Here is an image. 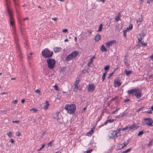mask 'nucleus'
<instances>
[{"label": "nucleus", "instance_id": "obj_36", "mask_svg": "<svg viewBox=\"0 0 153 153\" xmlns=\"http://www.w3.org/2000/svg\"><path fill=\"white\" fill-rule=\"evenodd\" d=\"M37 109L35 108H32L30 110V111H32L33 113H35L37 111Z\"/></svg>", "mask_w": 153, "mask_h": 153}, {"label": "nucleus", "instance_id": "obj_22", "mask_svg": "<svg viewBox=\"0 0 153 153\" xmlns=\"http://www.w3.org/2000/svg\"><path fill=\"white\" fill-rule=\"evenodd\" d=\"M79 82V79L76 80L74 83V85L75 86H77Z\"/></svg>", "mask_w": 153, "mask_h": 153}, {"label": "nucleus", "instance_id": "obj_10", "mask_svg": "<svg viewBox=\"0 0 153 153\" xmlns=\"http://www.w3.org/2000/svg\"><path fill=\"white\" fill-rule=\"evenodd\" d=\"M136 89H133L131 90H128L127 91L128 94L129 95H132V96L134 95L135 92H136Z\"/></svg>", "mask_w": 153, "mask_h": 153}, {"label": "nucleus", "instance_id": "obj_9", "mask_svg": "<svg viewBox=\"0 0 153 153\" xmlns=\"http://www.w3.org/2000/svg\"><path fill=\"white\" fill-rule=\"evenodd\" d=\"M115 42L116 41L114 40L108 41L105 43L106 46V47L108 48L111 46L113 43Z\"/></svg>", "mask_w": 153, "mask_h": 153}, {"label": "nucleus", "instance_id": "obj_19", "mask_svg": "<svg viewBox=\"0 0 153 153\" xmlns=\"http://www.w3.org/2000/svg\"><path fill=\"white\" fill-rule=\"evenodd\" d=\"M45 103L46 104V105L44 106V109L46 110L48 108V106L49 105V104L48 103V102L47 101H46Z\"/></svg>", "mask_w": 153, "mask_h": 153}, {"label": "nucleus", "instance_id": "obj_26", "mask_svg": "<svg viewBox=\"0 0 153 153\" xmlns=\"http://www.w3.org/2000/svg\"><path fill=\"white\" fill-rule=\"evenodd\" d=\"M102 24H100V25L99 27V28L98 30V32H100L101 31L102 28Z\"/></svg>", "mask_w": 153, "mask_h": 153}, {"label": "nucleus", "instance_id": "obj_27", "mask_svg": "<svg viewBox=\"0 0 153 153\" xmlns=\"http://www.w3.org/2000/svg\"><path fill=\"white\" fill-rule=\"evenodd\" d=\"M120 19V17L119 15H117L115 18V20L117 22Z\"/></svg>", "mask_w": 153, "mask_h": 153}, {"label": "nucleus", "instance_id": "obj_41", "mask_svg": "<svg viewBox=\"0 0 153 153\" xmlns=\"http://www.w3.org/2000/svg\"><path fill=\"white\" fill-rule=\"evenodd\" d=\"M127 31V30H126L123 31V35L125 37H126V33Z\"/></svg>", "mask_w": 153, "mask_h": 153}, {"label": "nucleus", "instance_id": "obj_58", "mask_svg": "<svg viewBox=\"0 0 153 153\" xmlns=\"http://www.w3.org/2000/svg\"><path fill=\"white\" fill-rule=\"evenodd\" d=\"M54 87L55 89V90L58 91L59 90V88L58 87Z\"/></svg>", "mask_w": 153, "mask_h": 153}, {"label": "nucleus", "instance_id": "obj_6", "mask_svg": "<svg viewBox=\"0 0 153 153\" xmlns=\"http://www.w3.org/2000/svg\"><path fill=\"white\" fill-rule=\"evenodd\" d=\"M144 120L145 122V124L147 126H153V120L151 118H145Z\"/></svg>", "mask_w": 153, "mask_h": 153}, {"label": "nucleus", "instance_id": "obj_28", "mask_svg": "<svg viewBox=\"0 0 153 153\" xmlns=\"http://www.w3.org/2000/svg\"><path fill=\"white\" fill-rule=\"evenodd\" d=\"M125 146H124V145H123V144H120L119 146V149H123Z\"/></svg>", "mask_w": 153, "mask_h": 153}, {"label": "nucleus", "instance_id": "obj_12", "mask_svg": "<svg viewBox=\"0 0 153 153\" xmlns=\"http://www.w3.org/2000/svg\"><path fill=\"white\" fill-rule=\"evenodd\" d=\"M127 113L125 112H123L120 113L119 115L117 116L116 118H121L124 116L126 115Z\"/></svg>", "mask_w": 153, "mask_h": 153}, {"label": "nucleus", "instance_id": "obj_31", "mask_svg": "<svg viewBox=\"0 0 153 153\" xmlns=\"http://www.w3.org/2000/svg\"><path fill=\"white\" fill-rule=\"evenodd\" d=\"M120 109V108H116L114 111H112V113L113 114H114L116 112H117Z\"/></svg>", "mask_w": 153, "mask_h": 153}, {"label": "nucleus", "instance_id": "obj_11", "mask_svg": "<svg viewBox=\"0 0 153 153\" xmlns=\"http://www.w3.org/2000/svg\"><path fill=\"white\" fill-rule=\"evenodd\" d=\"M121 84L120 81L118 79L114 80V85L115 86H120Z\"/></svg>", "mask_w": 153, "mask_h": 153}, {"label": "nucleus", "instance_id": "obj_16", "mask_svg": "<svg viewBox=\"0 0 153 153\" xmlns=\"http://www.w3.org/2000/svg\"><path fill=\"white\" fill-rule=\"evenodd\" d=\"M142 21L143 18L141 16L140 18H139L137 20V23L138 24V25H139L142 22Z\"/></svg>", "mask_w": 153, "mask_h": 153}, {"label": "nucleus", "instance_id": "obj_54", "mask_svg": "<svg viewBox=\"0 0 153 153\" xmlns=\"http://www.w3.org/2000/svg\"><path fill=\"white\" fill-rule=\"evenodd\" d=\"M153 1V0H147V3L148 4H150L151 2H152Z\"/></svg>", "mask_w": 153, "mask_h": 153}, {"label": "nucleus", "instance_id": "obj_33", "mask_svg": "<svg viewBox=\"0 0 153 153\" xmlns=\"http://www.w3.org/2000/svg\"><path fill=\"white\" fill-rule=\"evenodd\" d=\"M109 65H106L104 68V69L105 71H108L109 68Z\"/></svg>", "mask_w": 153, "mask_h": 153}, {"label": "nucleus", "instance_id": "obj_3", "mask_svg": "<svg viewBox=\"0 0 153 153\" xmlns=\"http://www.w3.org/2000/svg\"><path fill=\"white\" fill-rule=\"evenodd\" d=\"M48 68L51 69L53 68L55 64V60L53 59L49 58L47 60Z\"/></svg>", "mask_w": 153, "mask_h": 153}, {"label": "nucleus", "instance_id": "obj_49", "mask_svg": "<svg viewBox=\"0 0 153 153\" xmlns=\"http://www.w3.org/2000/svg\"><path fill=\"white\" fill-rule=\"evenodd\" d=\"M35 92L38 93H40V91L39 89H36L35 91Z\"/></svg>", "mask_w": 153, "mask_h": 153}, {"label": "nucleus", "instance_id": "obj_4", "mask_svg": "<svg viewBox=\"0 0 153 153\" xmlns=\"http://www.w3.org/2000/svg\"><path fill=\"white\" fill-rule=\"evenodd\" d=\"M78 53L79 52L78 51H76L73 52L66 57V60L67 61L70 60L72 58L76 57Z\"/></svg>", "mask_w": 153, "mask_h": 153}, {"label": "nucleus", "instance_id": "obj_15", "mask_svg": "<svg viewBox=\"0 0 153 153\" xmlns=\"http://www.w3.org/2000/svg\"><path fill=\"white\" fill-rule=\"evenodd\" d=\"M61 48L56 47L54 48H53V51L55 53L59 52L61 50Z\"/></svg>", "mask_w": 153, "mask_h": 153}, {"label": "nucleus", "instance_id": "obj_17", "mask_svg": "<svg viewBox=\"0 0 153 153\" xmlns=\"http://www.w3.org/2000/svg\"><path fill=\"white\" fill-rule=\"evenodd\" d=\"M100 38L101 36L97 34L95 38V40L96 41H98L100 40Z\"/></svg>", "mask_w": 153, "mask_h": 153}, {"label": "nucleus", "instance_id": "obj_32", "mask_svg": "<svg viewBox=\"0 0 153 153\" xmlns=\"http://www.w3.org/2000/svg\"><path fill=\"white\" fill-rule=\"evenodd\" d=\"M53 141L52 140V141H50L49 143L48 144V147H49V146L51 147L52 146L51 144L52 143H53Z\"/></svg>", "mask_w": 153, "mask_h": 153}, {"label": "nucleus", "instance_id": "obj_40", "mask_svg": "<svg viewBox=\"0 0 153 153\" xmlns=\"http://www.w3.org/2000/svg\"><path fill=\"white\" fill-rule=\"evenodd\" d=\"M153 143V141H150L148 143V146H151L152 144Z\"/></svg>", "mask_w": 153, "mask_h": 153}, {"label": "nucleus", "instance_id": "obj_46", "mask_svg": "<svg viewBox=\"0 0 153 153\" xmlns=\"http://www.w3.org/2000/svg\"><path fill=\"white\" fill-rule=\"evenodd\" d=\"M52 19L54 21H57V20L58 18L56 17L53 18H52Z\"/></svg>", "mask_w": 153, "mask_h": 153}, {"label": "nucleus", "instance_id": "obj_42", "mask_svg": "<svg viewBox=\"0 0 153 153\" xmlns=\"http://www.w3.org/2000/svg\"><path fill=\"white\" fill-rule=\"evenodd\" d=\"M143 134V131H139L138 134V136H140L142 134Z\"/></svg>", "mask_w": 153, "mask_h": 153}, {"label": "nucleus", "instance_id": "obj_57", "mask_svg": "<svg viewBox=\"0 0 153 153\" xmlns=\"http://www.w3.org/2000/svg\"><path fill=\"white\" fill-rule=\"evenodd\" d=\"M99 2L101 1L103 3H104L105 2V0H98Z\"/></svg>", "mask_w": 153, "mask_h": 153}, {"label": "nucleus", "instance_id": "obj_23", "mask_svg": "<svg viewBox=\"0 0 153 153\" xmlns=\"http://www.w3.org/2000/svg\"><path fill=\"white\" fill-rule=\"evenodd\" d=\"M131 73V71H127L126 70H125V73L126 75L127 76H128Z\"/></svg>", "mask_w": 153, "mask_h": 153}, {"label": "nucleus", "instance_id": "obj_43", "mask_svg": "<svg viewBox=\"0 0 153 153\" xmlns=\"http://www.w3.org/2000/svg\"><path fill=\"white\" fill-rule=\"evenodd\" d=\"M45 146V145L44 144L39 149H38L37 150V151H40Z\"/></svg>", "mask_w": 153, "mask_h": 153}, {"label": "nucleus", "instance_id": "obj_51", "mask_svg": "<svg viewBox=\"0 0 153 153\" xmlns=\"http://www.w3.org/2000/svg\"><path fill=\"white\" fill-rule=\"evenodd\" d=\"M150 59L152 60H153V54L150 56Z\"/></svg>", "mask_w": 153, "mask_h": 153}, {"label": "nucleus", "instance_id": "obj_34", "mask_svg": "<svg viewBox=\"0 0 153 153\" xmlns=\"http://www.w3.org/2000/svg\"><path fill=\"white\" fill-rule=\"evenodd\" d=\"M7 135L10 138H11L12 137V134L10 131H9V132H8L7 133Z\"/></svg>", "mask_w": 153, "mask_h": 153}, {"label": "nucleus", "instance_id": "obj_30", "mask_svg": "<svg viewBox=\"0 0 153 153\" xmlns=\"http://www.w3.org/2000/svg\"><path fill=\"white\" fill-rule=\"evenodd\" d=\"M118 99V97H116L112 98V99H111L110 100V101L111 102V101H113L117 100Z\"/></svg>", "mask_w": 153, "mask_h": 153}, {"label": "nucleus", "instance_id": "obj_47", "mask_svg": "<svg viewBox=\"0 0 153 153\" xmlns=\"http://www.w3.org/2000/svg\"><path fill=\"white\" fill-rule=\"evenodd\" d=\"M145 112H146L148 113L149 114H152V112L151 110H149L147 111H146Z\"/></svg>", "mask_w": 153, "mask_h": 153}, {"label": "nucleus", "instance_id": "obj_39", "mask_svg": "<svg viewBox=\"0 0 153 153\" xmlns=\"http://www.w3.org/2000/svg\"><path fill=\"white\" fill-rule=\"evenodd\" d=\"M14 22L13 20L11 19L10 21V24L11 25H13L14 24Z\"/></svg>", "mask_w": 153, "mask_h": 153}, {"label": "nucleus", "instance_id": "obj_18", "mask_svg": "<svg viewBox=\"0 0 153 153\" xmlns=\"http://www.w3.org/2000/svg\"><path fill=\"white\" fill-rule=\"evenodd\" d=\"M95 89V87H88V90L89 92L93 91Z\"/></svg>", "mask_w": 153, "mask_h": 153}, {"label": "nucleus", "instance_id": "obj_35", "mask_svg": "<svg viewBox=\"0 0 153 153\" xmlns=\"http://www.w3.org/2000/svg\"><path fill=\"white\" fill-rule=\"evenodd\" d=\"M62 32L63 33H67L68 32V30L67 29H64L62 30Z\"/></svg>", "mask_w": 153, "mask_h": 153}, {"label": "nucleus", "instance_id": "obj_5", "mask_svg": "<svg viewBox=\"0 0 153 153\" xmlns=\"http://www.w3.org/2000/svg\"><path fill=\"white\" fill-rule=\"evenodd\" d=\"M117 131H112L109 133L108 137L111 139L116 138L117 137Z\"/></svg>", "mask_w": 153, "mask_h": 153}, {"label": "nucleus", "instance_id": "obj_1", "mask_svg": "<svg viewBox=\"0 0 153 153\" xmlns=\"http://www.w3.org/2000/svg\"><path fill=\"white\" fill-rule=\"evenodd\" d=\"M76 108V106L73 104L66 105L65 107V109L67 112L71 114H74V113Z\"/></svg>", "mask_w": 153, "mask_h": 153}, {"label": "nucleus", "instance_id": "obj_13", "mask_svg": "<svg viewBox=\"0 0 153 153\" xmlns=\"http://www.w3.org/2000/svg\"><path fill=\"white\" fill-rule=\"evenodd\" d=\"M100 50L102 52H106L107 51V49L105 47L104 45H102L100 46Z\"/></svg>", "mask_w": 153, "mask_h": 153}, {"label": "nucleus", "instance_id": "obj_2", "mask_svg": "<svg viewBox=\"0 0 153 153\" xmlns=\"http://www.w3.org/2000/svg\"><path fill=\"white\" fill-rule=\"evenodd\" d=\"M41 54L43 57L45 58H49L53 55V52L49 51L48 48H45L42 51Z\"/></svg>", "mask_w": 153, "mask_h": 153}, {"label": "nucleus", "instance_id": "obj_7", "mask_svg": "<svg viewBox=\"0 0 153 153\" xmlns=\"http://www.w3.org/2000/svg\"><path fill=\"white\" fill-rule=\"evenodd\" d=\"M138 127L135 123L133 124L129 127L128 131L133 132L138 128Z\"/></svg>", "mask_w": 153, "mask_h": 153}, {"label": "nucleus", "instance_id": "obj_38", "mask_svg": "<svg viewBox=\"0 0 153 153\" xmlns=\"http://www.w3.org/2000/svg\"><path fill=\"white\" fill-rule=\"evenodd\" d=\"M128 128H129V127L128 126H126L125 128H122V131H124L127 130Z\"/></svg>", "mask_w": 153, "mask_h": 153}, {"label": "nucleus", "instance_id": "obj_56", "mask_svg": "<svg viewBox=\"0 0 153 153\" xmlns=\"http://www.w3.org/2000/svg\"><path fill=\"white\" fill-rule=\"evenodd\" d=\"M129 101V99H127L125 100H124V102H126L128 101Z\"/></svg>", "mask_w": 153, "mask_h": 153}, {"label": "nucleus", "instance_id": "obj_21", "mask_svg": "<svg viewBox=\"0 0 153 153\" xmlns=\"http://www.w3.org/2000/svg\"><path fill=\"white\" fill-rule=\"evenodd\" d=\"M106 73L107 72H105L103 74V75L102 77V81H103L105 79V76Z\"/></svg>", "mask_w": 153, "mask_h": 153}, {"label": "nucleus", "instance_id": "obj_25", "mask_svg": "<svg viewBox=\"0 0 153 153\" xmlns=\"http://www.w3.org/2000/svg\"><path fill=\"white\" fill-rule=\"evenodd\" d=\"M140 44H141L142 45L144 46H146L147 45V43L146 42H143L142 41H141Z\"/></svg>", "mask_w": 153, "mask_h": 153}, {"label": "nucleus", "instance_id": "obj_64", "mask_svg": "<svg viewBox=\"0 0 153 153\" xmlns=\"http://www.w3.org/2000/svg\"><path fill=\"white\" fill-rule=\"evenodd\" d=\"M25 101V100L24 99L22 100H21V102L22 103H24V102Z\"/></svg>", "mask_w": 153, "mask_h": 153}, {"label": "nucleus", "instance_id": "obj_8", "mask_svg": "<svg viewBox=\"0 0 153 153\" xmlns=\"http://www.w3.org/2000/svg\"><path fill=\"white\" fill-rule=\"evenodd\" d=\"M141 92L139 89H136L134 95L137 98H139L141 97Z\"/></svg>", "mask_w": 153, "mask_h": 153}, {"label": "nucleus", "instance_id": "obj_63", "mask_svg": "<svg viewBox=\"0 0 153 153\" xmlns=\"http://www.w3.org/2000/svg\"><path fill=\"white\" fill-rule=\"evenodd\" d=\"M113 74L111 73L108 76V78H109Z\"/></svg>", "mask_w": 153, "mask_h": 153}, {"label": "nucleus", "instance_id": "obj_37", "mask_svg": "<svg viewBox=\"0 0 153 153\" xmlns=\"http://www.w3.org/2000/svg\"><path fill=\"white\" fill-rule=\"evenodd\" d=\"M79 89V87H74V90L75 92H76Z\"/></svg>", "mask_w": 153, "mask_h": 153}, {"label": "nucleus", "instance_id": "obj_62", "mask_svg": "<svg viewBox=\"0 0 153 153\" xmlns=\"http://www.w3.org/2000/svg\"><path fill=\"white\" fill-rule=\"evenodd\" d=\"M19 122V121H18V120H17V121H14V120H13V123H18Z\"/></svg>", "mask_w": 153, "mask_h": 153}, {"label": "nucleus", "instance_id": "obj_44", "mask_svg": "<svg viewBox=\"0 0 153 153\" xmlns=\"http://www.w3.org/2000/svg\"><path fill=\"white\" fill-rule=\"evenodd\" d=\"M95 58V56H93L90 59V62H92L93 60Z\"/></svg>", "mask_w": 153, "mask_h": 153}, {"label": "nucleus", "instance_id": "obj_50", "mask_svg": "<svg viewBox=\"0 0 153 153\" xmlns=\"http://www.w3.org/2000/svg\"><path fill=\"white\" fill-rule=\"evenodd\" d=\"M21 135V133L19 131H17L16 132V135L18 136H19Z\"/></svg>", "mask_w": 153, "mask_h": 153}, {"label": "nucleus", "instance_id": "obj_29", "mask_svg": "<svg viewBox=\"0 0 153 153\" xmlns=\"http://www.w3.org/2000/svg\"><path fill=\"white\" fill-rule=\"evenodd\" d=\"M93 134V133H92L91 131H89L86 134V135L87 136H91Z\"/></svg>", "mask_w": 153, "mask_h": 153}, {"label": "nucleus", "instance_id": "obj_48", "mask_svg": "<svg viewBox=\"0 0 153 153\" xmlns=\"http://www.w3.org/2000/svg\"><path fill=\"white\" fill-rule=\"evenodd\" d=\"M128 143V140L127 142L126 143H123V145H124V146H126Z\"/></svg>", "mask_w": 153, "mask_h": 153}, {"label": "nucleus", "instance_id": "obj_52", "mask_svg": "<svg viewBox=\"0 0 153 153\" xmlns=\"http://www.w3.org/2000/svg\"><path fill=\"white\" fill-rule=\"evenodd\" d=\"M92 149H91L88 150L87 151V153H90L92 152Z\"/></svg>", "mask_w": 153, "mask_h": 153}, {"label": "nucleus", "instance_id": "obj_61", "mask_svg": "<svg viewBox=\"0 0 153 153\" xmlns=\"http://www.w3.org/2000/svg\"><path fill=\"white\" fill-rule=\"evenodd\" d=\"M17 102V100H15V101H14L13 102V103L14 104H16Z\"/></svg>", "mask_w": 153, "mask_h": 153}, {"label": "nucleus", "instance_id": "obj_59", "mask_svg": "<svg viewBox=\"0 0 153 153\" xmlns=\"http://www.w3.org/2000/svg\"><path fill=\"white\" fill-rule=\"evenodd\" d=\"M92 63V62H88L87 65L88 66H90L91 64Z\"/></svg>", "mask_w": 153, "mask_h": 153}, {"label": "nucleus", "instance_id": "obj_20", "mask_svg": "<svg viewBox=\"0 0 153 153\" xmlns=\"http://www.w3.org/2000/svg\"><path fill=\"white\" fill-rule=\"evenodd\" d=\"M132 24H130L128 27H127L126 30H131L132 29Z\"/></svg>", "mask_w": 153, "mask_h": 153}, {"label": "nucleus", "instance_id": "obj_45", "mask_svg": "<svg viewBox=\"0 0 153 153\" xmlns=\"http://www.w3.org/2000/svg\"><path fill=\"white\" fill-rule=\"evenodd\" d=\"M107 122H109L110 123H112L114 122V119H110V120H107Z\"/></svg>", "mask_w": 153, "mask_h": 153}, {"label": "nucleus", "instance_id": "obj_60", "mask_svg": "<svg viewBox=\"0 0 153 153\" xmlns=\"http://www.w3.org/2000/svg\"><path fill=\"white\" fill-rule=\"evenodd\" d=\"M10 142L13 143H14V141L13 140V139H11L10 140Z\"/></svg>", "mask_w": 153, "mask_h": 153}, {"label": "nucleus", "instance_id": "obj_55", "mask_svg": "<svg viewBox=\"0 0 153 153\" xmlns=\"http://www.w3.org/2000/svg\"><path fill=\"white\" fill-rule=\"evenodd\" d=\"M117 69V68H116V69H114V70L113 71H112V72L111 74H114V73H115V71H116V70Z\"/></svg>", "mask_w": 153, "mask_h": 153}, {"label": "nucleus", "instance_id": "obj_24", "mask_svg": "<svg viewBox=\"0 0 153 153\" xmlns=\"http://www.w3.org/2000/svg\"><path fill=\"white\" fill-rule=\"evenodd\" d=\"M131 148H130L125 151L122 152H121V153H126L130 152L131 150Z\"/></svg>", "mask_w": 153, "mask_h": 153}, {"label": "nucleus", "instance_id": "obj_14", "mask_svg": "<svg viewBox=\"0 0 153 153\" xmlns=\"http://www.w3.org/2000/svg\"><path fill=\"white\" fill-rule=\"evenodd\" d=\"M59 112H57L56 113L54 114L53 115V117L54 119H56L57 120H58L59 117Z\"/></svg>", "mask_w": 153, "mask_h": 153}, {"label": "nucleus", "instance_id": "obj_53", "mask_svg": "<svg viewBox=\"0 0 153 153\" xmlns=\"http://www.w3.org/2000/svg\"><path fill=\"white\" fill-rule=\"evenodd\" d=\"M121 131H122V128H119L117 129L116 131H117V132H120Z\"/></svg>", "mask_w": 153, "mask_h": 153}]
</instances>
